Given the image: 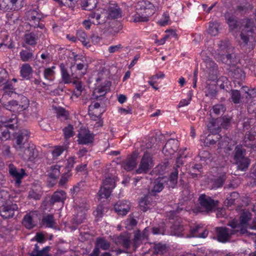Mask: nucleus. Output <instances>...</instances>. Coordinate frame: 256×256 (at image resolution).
Listing matches in <instances>:
<instances>
[{"label":"nucleus","instance_id":"50","mask_svg":"<svg viewBox=\"0 0 256 256\" xmlns=\"http://www.w3.org/2000/svg\"><path fill=\"white\" fill-rule=\"evenodd\" d=\"M2 154L5 159L14 158V154L10 150V147L8 145L4 144L2 148Z\"/></svg>","mask_w":256,"mask_h":256},{"label":"nucleus","instance_id":"63","mask_svg":"<svg viewBox=\"0 0 256 256\" xmlns=\"http://www.w3.org/2000/svg\"><path fill=\"white\" fill-rule=\"evenodd\" d=\"M18 104L20 106V110L22 112L28 106L29 100L26 97L21 96L20 101L18 102Z\"/></svg>","mask_w":256,"mask_h":256},{"label":"nucleus","instance_id":"38","mask_svg":"<svg viewBox=\"0 0 256 256\" xmlns=\"http://www.w3.org/2000/svg\"><path fill=\"white\" fill-rule=\"evenodd\" d=\"M72 83L75 85L72 96L78 98L81 96L82 91L84 90V86H82V82L78 80H74Z\"/></svg>","mask_w":256,"mask_h":256},{"label":"nucleus","instance_id":"14","mask_svg":"<svg viewBox=\"0 0 256 256\" xmlns=\"http://www.w3.org/2000/svg\"><path fill=\"white\" fill-rule=\"evenodd\" d=\"M217 240L219 242H226L232 235L235 234L236 230L226 227H217L216 228Z\"/></svg>","mask_w":256,"mask_h":256},{"label":"nucleus","instance_id":"47","mask_svg":"<svg viewBox=\"0 0 256 256\" xmlns=\"http://www.w3.org/2000/svg\"><path fill=\"white\" fill-rule=\"evenodd\" d=\"M253 6L252 4L246 2L244 4H240L236 6V11L240 14H246L252 10Z\"/></svg>","mask_w":256,"mask_h":256},{"label":"nucleus","instance_id":"43","mask_svg":"<svg viewBox=\"0 0 256 256\" xmlns=\"http://www.w3.org/2000/svg\"><path fill=\"white\" fill-rule=\"evenodd\" d=\"M150 16H146V14L136 10V13L132 16L133 21L135 22H146L148 21Z\"/></svg>","mask_w":256,"mask_h":256},{"label":"nucleus","instance_id":"37","mask_svg":"<svg viewBox=\"0 0 256 256\" xmlns=\"http://www.w3.org/2000/svg\"><path fill=\"white\" fill-rule=\"evenodd\" d=\"M256 126H254L248 132V134H246L244 139V142L245 144V145L248 147H251V144H247L246 142L248 141L252 142L256 139Z\"/></svg>","mask_w":256,"mask_h":256},{"label":"nucleus","instance_id":"26","mask_svg":"<svg viewBox=\"0 0 256 256\" xmlns=\"http://www.w3.org/2000/svg\"><path fill=\"white\" fill-rule=\"evenodd\" d=\"M136 158L134 156H128L127 158L122 162V166L126 171H131L136 166Z\"/></svg>","mask_w":256,"mask_h":256},{"label":"nucleus","instance_id":"54","mask_svg":"<svg viewBox=\"0 0 256 256\" xmlns=\"http://www.w3.org/2000/svg\"><path fill=\"white\" fill-rule=\"evenodd\" d=\"M250 36H252V34L248 33L247 31L246 32V30H242L240 34V38L242 43L240 44H243V46L248 45Z\"/></svg>","mask_w":256,"mask_h":256},{"label":"nucleus","instance_id":"62","mask_svg":"<svg viewBox=\"0 0 256 256\" xmlns=\"http://www.w3.org/2000/svg\"><path fill=\"white\" fill-rule=\"evenodd\" d=\"M241 96L238 90H232L231 92V98L234 104H238L240 102Z\"/></svg>","mask_w":256,"mask_h":256},{"label":"nucleus","instance_id":"56","mask_svg":"<svg viewBox=\"0 0 256 256\" xmlns=\"http://www.w3.org/2000/svg\"><path fill=\"white\" fill-rule=\"evenodd\" d=\"M62 130L65 139H68L74 135V127L70 124L65 127Z\"/></svg>","mask_w":256,"mask_h":256},{"label":"nucleus","instance_id":"3","mask_svg":"<svg viewBox=\"0 0 256 256\" xmlns=\"http://www.w3.org/2000/svg\"><path fill=\"white\" fill-rule=\"evenodd\" d=\"M218 47L216 52L222 62L230 66H236L239 60L233 52L234 48L230 42L226 40H221L218 44Z\"/></svg>","mask_w":256,"mask_h":256},{"label":"nucleus","instance_id":"59","mask_svg":"<svg viewBox=\"0 0 256 256\" xmlns=\"http://www.w3.org/2000/svg\"><path fill=\"white\" fill-rule=\"evenodd\" d=\"M22 224L27 228H32L34 226L32 222V218L30 214H27L24 216Z\"/></svg>","mask_w":256,"mask_h":256},{"label":"nucleus","instance_id":"1","mask_svg":"<svg viewBox=\"0 0 256 256\" xmlns=\"http://www.w3.org/2000/svg\"><path fill=\"white\" fill-rule=\"evenodd\" d=\"M18 127L16 115L12 114L11 118L4 122H0V138L2 140L10 139L12 135L14 137V148L16 152H22L26 146V143L30 137V132L25 129L16 130Z\"/></svg>","mask_w":256,"mask_h":256},{"label":"nucleus","instance_id":"24","mask_svg":"<svg viewBox=\"0 0 256 256\" xmlns=\"http://www.w3.org/2000/svg\"><path fill=\"white\" fill-rule=\"evenodd\" d=\"M108 11L109 16L112 19L118 18L122 16V10L116 2L110 4Z\"/></svg>","mask_w":256,"mask_h":256},{"label":"nucleus","instance_id":"21","mask_svg":"<svg viewBox=\"0 0 256 256\" xmlns=\"http://www.w3.org/2000/svg\"><path fill=\"white\" fill-rule=\"evenodd\" d=\"M131 236L129 234H121L115 238V242L122 246L124 248L128 250L130 248L132 241Z\"/></svg>","mask_w":256,"mask_h":256},{"label":"nucleus","instance_id":"57","mask_svg":"<svg viewBox=\"0 0 256 256\" xmlns=\"http://www.w3.org/2000/svg\"><path fill=\"white\" fill-rule=\"evenodd\" d=\"M239 198V194L237 192H234L230 193V196L226 198L227 200V206H231L232 205H234L235 200Z\"/></svg>","mask_w":256,"mask_h":256},{"label":"nucleus","instance_id":"40","mask_svg":"<svg viewBox=\"0 0 256 256\" xmlns=\"http://www.w3.org/2000/svg\"><path fill=\"white\" fill-rule=\"evenodd\" d=\"M252 214L248 210H242L240 216V222L242 226L248 225V222L252 218Z\"/></svg>","mask_w":256,"mask_h":256},{"label":"nucleus","instance_id":"52","mask_svg":"<svg viewBox=\"0 0 256 256\" xmlns=\"http://www.w3.org/2000/svg\"><path fill=\"white\" fill-rule=\"evenodd\" d=\"M97 3V0H86L82 7L84 10H92L96 7Z\"/></svg>","mask_w":256,"mask_h":256},{"label":"nucleus","instance_id":"35","mask_svg":"<svg viewBox=\"0 0 256 256\" xmlns=\"http://www.w3.org/2000/svg\"><path fill=\"white\" fill-rule=\"evenodd\" d=\"M42 222L43 224L46 225V227L48 228H56V223L54 220V216L52 214H48L44 216Z\"/></svg>","mask_w":256,"mask_h":256},{"label":"nucleus","instance_id":"49","mask_svg":"<svg viewBox=\"0 0 256 256\" xmlns=\"http://www.w3.org/2000/svg\"><path fill=\"white\" fill-rule=\"evenodd\" d=\"M226 179V174H222L217 178L214 179L213 182V187L214 188H218L222 186L224 182Z\"/></svg>","mask_w":256,"mask_h":256},{"label":"nucleus","instance_id":"45","mask_svg":"<svg viewBox=\"0 0 256 256\" xmlns=\"http://www.w3.org/2000/svg\"><path fill=\"white\" fill-rule=\"evenodd\" d=\"M56 116L62 120H66L68 118L69 112L62 107H58L56 108Z\"/></svg>","mask_w":256,"mask_h":256},{"label":"nucleus","instance_id":"46","mask_svg":"<svg viewBox=\"0 0 256 256\" xmlns=\"http://www.w3.org/2000/svg\"><path fill=\"white\" fill-rule=\"evenodd\" d=\"M143 240L140 238V231L138 230L134 234V237L132 241L131 245L135 250L142 244Z\"/></svg>","mask_w":256,"mask_h":256},{"label":"nucleus","instance_id":"60","mask_svg":"<svg viewBox=\"0 0 256 256\" xmlns=\"http://www.w3.org/2000/svg\"><path fill=\"white\" fill-rule=\"evenodd\" d=\"M226 108L224 104H220L214 105L210 110V112L214 113L216 115H219L221 112H224Z\"/></svg>","mask_w":256,"mask_h":256},{"label":"nucleus","instance_id":"48","mask_svg":"<svg viewBox=\"0 0 256 256\" xmlns=\"http://www.w3.org/2000/svg\"><path fill=\"white\" fill-rule=\"evenodd\" d=\"M60 6H65L69 8H74L77 3L78 0H53Z\"/></svg>","mask_w":256,"mask_h":256},{"label":"nucleus","instance_id":"8","mask_svg":"<svg viewBox=\"0 0 256 256\" xmlns=\"http://www.w3.org/2000/svg\"><path fill=\"white\" fill-rule=\"evenodd\" d=\"M116 187V177L112 176L106 178L98 192V200L108 198L110 196L113 189Z\"/></svg>","mask_w":256,"mask_h":256},{"label":"nucleus","instance_id":"7","mask_svg":"<svg viewBox=\"0 0 256 256\" xmlns=\"http://www.w3.org/2000/svg\"><path fill=\"white\" fill-rule=\"evenodd\" d=\"M198 202L200 206V212H210L216 211L218 206L219 201L214 200L210 196L206 194H201L198 198Z\"/></svg>","mask_w":256,"mask_h":256},{"label":"nucleus","instance_id":"39","mask_svg":"<svg viewBox=\"0 0 256 256\" xmlns=\"http://www.w3.org/2000/svg\"><path fill=\"white\" fill-rule=\"evenodd\" d=\"M221 128L227 130L230 127L232 118L230 116H224L218 118Z\"/></svg>","mask_w":256,"mask_h":256},{"label":"nucleus","instance_id":"34","mask_svg":"<svg viewBox=\"0 0 256 256\" xmlns=\"http://www.w3.org/2000/svg\"><path fill=\"white\" fill-rule=\"evenodd\" d=\"M77 38L82 44L86 47L90 46V40L86 32L82 30H78L76 32Z\"/></svg>","mask_w":256,"mask_h":256},{"label":"nucleus","instance_id":"9","mask_svg":"<svg viewBox=\"0 0 256 256\" xmlns=\"http://www.w3.org/2000/svg\"><path fill=\"white\" fill-rule=\"evenodd\" d=\"M22 152H18V154L21 158L34 163L38 162L40 157L35 145L34 144H28V146H26Z\"/></svg>","mask_w":256,"mask_h":256},{"label":"nucleus","instance_id":"16","mask_svg":"<svg viewBox=\"0 0 256 256\" xmlns=\"http://www.w3.org/2000/svg\"><path fill=\"white\" fill-rule=\"evenodd\" d=\"M42 34V32L38 30L28 32L24 36V41L27 44L34 46Z\"/></svg>","mask_w":256,"mask_h":256},{"label":"nucleus","instance_id":"29","mask_svg":"<svg viewBox=\"0 0 256 256\" xmlns=\"http://www.w3.org/2000/svg\"><path fill=\"white\" fill-rule=\"evenodd\" d=\"M33 70L30 64L25 63L22 64L20 68V76L24 79L29 80L32 78Z\"/></svg>","mask_w":256,"mask_h":256},{"label":"nucleus","instance_id":"17","mask_svg":"<svg viewBox=\"0 0 256 256\" xmlns=\"http://www.w3.org/2000/svg\"><path fill=\"white\" fill-rule=\"evenodd\" d=\"M0 8L4 11H15L20 8L18 0H0Z\"/></svg>","mask_w":256,"mask_h":256},{"label":"nucleus","instance_id":"44","mask_svg":"<svg viewBox=\"0 0 256 256\" xmlns=\"http://www.w3.org/2000/svg\"><path fill=\"white\" fill-rule=\"evenodd\" d=\"M10 194L6 190H0V208L8 203V202H12L10 200Z\"/></svg>","mask_w":256,"mask_h":256},{"label":"nucleus","instance_id":"32","mask_svg":"<svg viewBox=\"0 0 256 256\" xmlns=\"http://www.w3.org/2000/svg\"><path fill=\"white\" fill-rule=\"evenodd\" d=\"M95 246L98 248V249L106 250L110 249V242L104 237H98L96 238Z\"/></svg>","mask_w":256,"mask_h":256},{"label":"nucleus","instance_id":"11","mask_svg":"<svg viewBox=\"0 0 256 256\" xmlns=\"http://www.w3.org/2000/svg\"><path fill=\"white\" fill-rule=\"evenodd\" d=\"M18 206L12 202H8L0 208V216L4 219H8L14 216V212L18 210Z\"/></svg>","mask_w":256,"mask_h":256},{"label":"nucleus","instance_id":"23","mask_svg":"<svg viewBox=\"0 0 256 256\" xmlns=\"http://www.w3.org/2000/svg\"><path fill=\"white\" fill-rule=\"evenodd\" d=\"M34 50L29 47L26 46L20 52V60L24 62H28L33 60L34 58Z\"/></svg>","mask_w":256,"mask_h":256},{"label":"nucleus","instance_id":"10","mask_svg":"<svg viewBox=\"0 0 256 256\" xmlns=\"http://www.w3.org/2000/svg\"><path fill=\"white\" fill-rule=\"evenodd\" d=\"M154 166L152 158L148 152L144 153L138 168L136 170L137 174H146Z\"/></svg>","mask_w":256,"mask_h":256},{"label":"nucleus","instance_id":"2","mask_svg":"<svg viewBox=\"0 0 256 256\" xmlns=\"http://www.w3.org/2000/svg\"><path fill=\"white\" fill-rule=\"evenodd\" d=\"M178 169L175 168L169 177L162 176L155 179L152 183V188L149 190V194L155 196L157 193L161 192L166 186L168 188H175L178 183Z\"/></svg>","mask_w":256,"mask_h":256},{"label":"nucleus","instance_id":"41","mask_svg":"<svg viewBox=\"0 0 256 256\" xmlns=\"http://www.w3.org/2000/svg\"><path fill=\"white\" fill-rule=\"evenodd\" d=\"M56 66H52L50 68H45L44 70V78L49 81L52 82L54 79Z\"/></svg>","mask_w":256,"mask_h":256},{"label":"nucleus","instance_id":"5","mask_svg":"<svg viewBox=\"0 0 256 256\" xmlns=\"http://www.w3.org/2000/svg\"><path fill=\"white\" fill-rule=\"evenodd\" d=\"M25 16L30 26L34 28H39L41 30L44 28V25L40 22L44 18V15L38 9V6H34L30 8L26 12Z\"/></svg>","mask_w":256,"mask_h":256},{"label":"nucleus","instance_id":"36","mask_svg":"<svg viewBox=\"0 0 256 256\" xmlns=\"http://www.w3.org/2000/svg\"><path fill=\"white\" fill-rule=\"evenodd\" d=\"M2 90L4 92L3 96H11L14 93L15 91L14 86L12 83V82L9 80L7 81L3 84Z\"/></svg>","mask_w":256,"mask_h":256},{"label":"nucleus","instance_id":"18","mask_svg":"<svg viewBox=\"0 0 256 256\" xmlns=\"http://www.w3.org/2000/svg\"><path fill=\"white\" fill-rule=\"evenodd\" d=\"M115 212L120 216H126L130 210V202L128 200L118 201L114 205Z\"/></svg>","mask_w":256,"mask_h":256},{"label":"nucleus","instance_id":"53","mask_svg":"<svg viewBox=\"0 0 256 256\" xmlns=\"http://www.w3.org/2000/svg\"><path fill=\"white\" fill-rule=\"evenodd\" d=\"M244 29V30L247 31L248 33L252 34L254 32V23L253 20L252 18H246L245 20Z\"/></svg>","mask_w":256,"mask_h":256},{"label":"nucleus","instance_id":"58","mask_svg":"<svg viewBox=\"0 0 256 256\" xmlns=\"http://www.w3.org/2000/svg\"><path fill=\"white\" fill-rule=\"evenodd\" d=\"M50 249V246H46L42 248L40 252H38L37 254H35L34 252H32L30 254V256H50L49 254Z\"/></svg>","mask_w":256,"mask_h":256},{"label":"nucleus","instance_id":"33","mask_svg":"<svg viewBox=\"0 0 256 256\" xmlns=\"http://www.w3.org/2000/svg\"><path fill=\"white\" fill-rule=\"evenodd\" d=\"M62 168H64L58 164L50 166L48 171V175L50 179L56 180L59 177Z\"/></svg>","mask_w":256,"mask_h":256},{"label":"nucleus","instance_id":"12","mask_svg":"<svg viewBox=\"0 0 256 256\" xmlns=\"http://www.w3.org/2000/svg\"><path fill=\"white\" fill-rule=\"evenodd\" d=\"M136 10L140 12L146 14V16H151L156 12V8L150 2L142 0L138 2Z\"/></svg>","mask_w":256,"mask_h":256},{"label":"nucleus","instance_id":"25","mask_svg":"<svg viewBox=\"0 0 256 256\" xmlns=\"http://www.w3.org/2000/svg\"><path fill=\"white\" fill-rule=\"evenodd\" d=\"M225 19L230 31L234 30L239 26L238 19L234 15L231 14H226Z\"/></svg>","mask_w":256,"mask_h":256},{"label":"nucleus","instance_id":"19","mask_svg":"<svg viewBox=\"0 0 256 256\" xmlns=\"http://www.w3.org/2000/svg\"><path fill=\"white\" fill-rule=\"evenodd\" d=\"M222 136L220 134H209L204 140V144L206 146H214L218 142V145L221 146L222 145Z\"/></svg>","mask_w":256,"mask_h":256},{"label":"nucleus","instance_id":"64","mask_svg":"<svg viewBox=\"0 0 256 256\" xmlns=\"http://www.w3.org/2000/svg\"><path fill=\"white\" fill-rule=\"evenodd\" d=\"M76 158L74 156L68 158L66 160V164L64 168L66 170L70 171L72 168L74 167V164L76 163Z\"/></svg>","mask_w":256,"mask_h":256},{"label":"nucleus","instance_id":"6","mask_svg":"<svg viewBox=\"0 0 256 256\" xmlns=\"http://www.w3.org/2000/svg\"><path fill=\"white\" fill-rule=\"evenodd\" d=\"M202 226L200 224H196L194 226H186L185 228L182 226L180 227V234L184 237H198L200 238H206L207 237L208 232L207 230H202Z\"/></svg>","mask_w":256,"mask_h":256},{"label":"nucleus","instance_id":"13","mask_svg":"<svg viewBox=\"0 0 256 256\" xmlns=\"http://www.w3.org/2000/svg\"><path fill=\"white\" fill-rule=\"evenodd\" d=\"M112 82L106 80L96 88L92 92V98L98 100L100 97H102L110 90Z\"/></svg>","mask_w":256,"mask_h":256},{"label":"nucleus","instance_id":"42","mask_svg":"<svg viewBox=\"0 0 256 256\" xmlns=\"http://www.w3.org/2000/svg\"><path fill=\"white\" fill-rule=\"evenodd\" d=\"M4 107L8 110L15 112H20V106L18 104V102L12 100L8 102V104L4 105Z\"/></svg>","mask_w":256,"mask_h":256},{"label":"nucleus","instance_id":"55","mask_svg":"<svg viewBox=\"0 0 256 256\" xmlns=\"http://www.w3.org/2000/svg\"><path fill=\"white\" fill-rule=\"evenodd\" d=\"M65 150L64 146H57L54 147L52 151V158L55 160L60 156Z\"/></svg>","mask_w":256,"mask_h":256},{"label":"nucleus","instance_id":"61","mask_svg":"<svg viewBox=\"0 0 256 256\" xmlns=\"http://www.w3.org/2000/svg\"><path fill=\"white\" fill-rule=\"evenodd\" d=\"M72 176V173L70 171L66 170H65L64 172L62 174L60 180L59 182V185L64 186L68 181V180Z\"/></svg>","mask_w":256,"mask_h":256},{"label":"nucleus","instance_id":"4","mask_svg":"<svg viewBox=\"0 0 256 256\" xmlns=\"http://www.w3.org/2000/svg\"><path fill=\"white\" fill-rule=\"evenodd\" d=\"M246 154V150L242 144L236 146L232 152L233 160L240 170L246 171L250 164V160Z\"/></svg>","mask_w":256,"mask_h":256},{"label":"nucleus","instance_id":"51","mask_svg":"<svg viewBox=\"0 0 256 256\" xmlns=\"http://www.w3.org/2000/svg\"><path fill=\"white\" fill-rule=\"evenodd\" d=\"M219 32V24L216 22L209 23L208 33L212 36H216Z\"/></svg>","mask_w":256,"mask_h":256},{"label":"nucleus","instance_id":"27","mask_svg":"<svg viewBox=\"0 0 256 256\" xmlns=\"http://www.w3.org/2000/svg\"><path fill=\"white\" fill-rule=\"evenodd\" d=\"M207 127L210 133L220 134L219 132L220 131L221 127L218 118L210 119L207 124Z\"/></svg>","mask_w":256,"mask_h":256},{"label":"nucleus","instance_id":"30","mask_svg":"<svg viewBox=\"0 0 256 256\" xmlns=\"http://www.w3.org/2000/svg\"><path fill=\"white\" fill-rule=\"evenodd\" d=\"M9 173L10 176L16 178V182L18 184L21 182V180L25 174L24 169L22 168L20 172H18L12 164H10L9 166Z\"/></svg>","mask_w":256,"mask_h":256},{"label":"nucleus","instance_id":"15","mask_svg":"<svg viewBox=\"0 0 256 256\" xmlns=\"http://www.w3.org/2000/svg\"><path fill=\"white\" fill-rule=\"evenodd\" d=\"M179 146L180 143L177 140L170 138L164 146L162 152L168 156L172 155L178 150Z\"/></svg>","mask_w":256,"mask_h":256},{"label":"nucleus","instance_id":"22","mask_svg":"<svg viewBox=\"0 0 256 256\" xmlns=\"http://www.w3.org/2000/svg\"><path fill=\"white\" fill-rule=\"evenodd\" d=\"M78 144H88L92 143L94 140L93 134L88 130L82 131L78 134Z\"/></svg>","mask_w":256,"mask_h":256},{"label":"nucleus","instance_id":"20","mask_svg":"<svg viewBox=\"0 0 256 256\" xmlns=\"http://www.w3.org/2000/svg\"><path fill=\"white\" fill-rule=\"evenodd\" d=\"M86 216V210L84 208H80L76 214L72 219V227L74 230H76L79 224L84 222Z\"/></svg>","mask_w":256,"mask_h":256},{"label":"nucleus","instance_id":"31","mask_svg":"<svg viewBox=\"0 0 256 256\" xmlns=\"http://www.w3.org/2000/svg\"><path fill=\"white\" fill-rule=\"evenodd\" d=\"M66 192L64 190H58L55 192L50 199V202L52 204H54L56 202H64L66 199Z\"/></svg>","mask_w":256,"mask_h":256},{"label":"nucleus","instance_id":"28","mask_svg":"<svg viewBox=\"0 0 256 256\" xmlns=\"http://www.w3.org/2000/svg\"><path fill=\"white\" fill-rule=\"evenodd\" d=\"M60 68L61 74V78L64 84H69L73 82L72 76L68 72V69L65 64L62 63L60 64Z\"/></svg>","mask_w":256,"mask_h":256}]
</instances>
